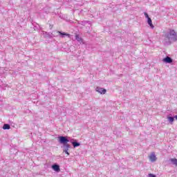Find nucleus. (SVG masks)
<instances>
[{"label": "nucleus", "instance_id": "nucleus-7", "mask_svg": "<svg viewBox=\"0 0 177 177\" xmlns=\"http://www.w3.org/2000/svg\"><path fill=\"white\" fill-rule=\"evenodd\" d=\"M63 151L64 153H65L66 154H67V156H70V153H68V149H70L71 146L69 144H66L63 145Z\"/></svg>", "mask_w": 177, "mask_h": 177}, {"label": "nucleus", "instance_id": "nucleus-3", "mask_svg": "<svg viewBox=\"0 0 177 177\" xmlns=\"http://www.w3.org/2000/svg\"><path fill=\"white\" fill-rule=\"evenodd\" d=\"M59 142L61 145H68V142H70V140H68V137L67 136H59L58 137Z\"/></svg>", "mask_w": 177, "mask_h": 177}, {"label": "nucleus", "instance_id": "nucleus-11", "mask_svg": "<svg viewBox=\"0 0 177 177\" xmlns=\"http://www.w3.org/2000/svg\"><path fill=\"white\" fill-rule=\"evenodd\" d=\"M71 143L73 145V147H78L81 144L77 141H74V139L70 140Z\"/></svg>", "mask_w": 177, "mask_h": 177}, {"label": "nucleus", "instance_id": "nucleus-8", "mask_svg": "<svg viewBox=\"0 0 177 177\" xmlns=\"http://www.w3.org/2000/svg\"><path fill=\"white\" fill-rule=\"evenodd\" d=\"M96 92H98V93H101V95H104L106 92L107 91L105 88H101V87H97L95 88Z\"/></svg>", "mask_w": 177, "mask_h": 177}, {"label": "nucleus", "instance_id": "nucleus-14", "mask_svg": "<svg viewBox=\"0 0 177 177\" xmlns=\"http://www.w3.org/2000/svg\"><path fill=\"white\" fill-rule=\"evenodd\" d=\"M3 129H10V125L8 124H4L3 126Z\"/></svg>", "mask_w": 177, "mask_h": 177}, {"label": "nucleus", "instance_id": "nucleus-6", "mask_svg": "<svg viewBox=\"0 0 177 177\" xmlns=\"http://www.w3.org/2000/svg\"><path fill=\"white\" fill-rule=\"evenodd\" d=\"M75 39L79 42L80 45L85 44V41H84V39L80 36L79 34H75Z\"/></svg>", "mask_w": 177, "mask_h": 177}, {"label": "nucleus", "instance_id": "nucleus-13", "mask_svg": "<svg viewBox=\"0 0 177 177\" xmlns=\"http://www.w3.org/2000/svg\"><path fill=\"white\" fill-rule=\"evenodd\" d=\"M169 161H171V162L173 164V165H176V167H177V159L176 158H171L169 160Z\"/></svg>", "mask_w": 177, "mask_h": 177}, {"label": "nucleus", "instance_id": "nucleus-9", "mask_svg": "<svg viewBox=\"0 0 177 177\" xmlns=\"http://www.w3.org/2000/svg\"><path fill=\"white\" fill-rule=\"evenodd\" d=\"M52 169L53 171H55V172H60V166L57 164L53 165Z\"/></svg>", "mask_w": 177, "mask_h": 177}, {"label": "nucleus", "instance_id": "nucleus-16", "mask_svg": "<svg viewBox=\"0 0 177 177\" xmlns=\"http://www.w3.org/2000/svg\"><path fill=\"white\" fill-rule=\"evenodd\" d=\"M174 118L177 120V115H174Z\"/></svg>", "mask_w": 177, "mask_h": 177}, {"label": "nucleus", "instance_id": "nucleus-1", "mask_svg": "<svg viewBox=\"0 0 177 177\" xmlns=\"http://www.w3.org/2000/svg\"><path fill=\"white\" fill-rule=\"evenodd\" d=\"M165 38H167L169 41L167 45H171L172 42H176L177 33L175 30L171 29L165 35Z\"/></svg>", "mask_w": 177, "mask_h": 177}, {"label": "nucleus", "instance_id": "nucleus-4", "mask_svg": "<svg viewBox=\"0 0 177 177\" xmlns=\"http://www.w3.org/2000/svg\"><path fill=\"white\" fill-rule=\"evenodd\" d=\"M144 15H145L146 19H147V23H148L149 26L151 27V28H154V25H153L151 18H150V17H149V14H147V12H144Z\"/></svg>", "mask_w": 177, "mask_h": 177}, {"label": "nucleus", "instance_id": "nucleus-10", "mask_svg": "<svg viewBox=\"0 0 177 177\" xmlns=\"http://www.w3.org/2000/svg\"><path fill=\"white\" fill-rule=\"evenodd\" d=\"M163 62L164 63H169V64H171V63H172L174 60H172V58L169 57H166L163 59Z\"/></svg>", "mask_w": 177, "mask_h": 177}, {"label": "nucleus", "instance_id": "nucleus-12", "mask_svg": "<svg viewBox=\"0 0 177 177\" xmlns=\"http://www.w3.org/2000/svg\"><path fill=\"white\" fill-rule=\"evenodd\" d=\"M167 120L169 122H170V124H174V121H175V116L174 117L168 116Z\"/></svg>", "mask_w": 177, "mask_h": 177}, {"label": "nucleus", "instance_id": "nucleus-15", "mask_svg": "<svg viewBox=\"0 0 177 177\" xmlns=\"http://www.w3.org/2000/svg\"><path fill=\"white\" fill-rule=\"evenodd\" d=\"M148 177H156V175L153 174H148Z\"/></svg>", "mask_w": 177, "mask_h": 177}, {"label": "nucleus", "instance_id": "nucleus-5", "mask_svg": "<svg viewBox=\"0 0 177 177\" xmlns=\"http://www.w3.org/2000/svg\"><path fill=\"white\" fill-rule=\"evenodd\" d=\"M149 158L151 162H156V161H157V156H156V153L154 152H152L149 156Z\"/></svg>", "mask_w": 177, "mask_h": 177}, {"label": "nucleus", "instance_id": "nucleus-2", "mask_svg": "<svg viewBox=\"0 0 177 177\" xmlns=\"http://www.w3.org/2000/svg\"><path fill=\"white\" fill-rule=\"evenodd\" d=\"M46 34H47L48 37H49L50 38H51L52 35H53V37H59L60 38H64V37H68V38H71V35L66 33L64 32H62V31L54 32V34L48 33L46 32Z\"/></svg>", "mask_w": 177, "mask_h": 177}]
</instances>
